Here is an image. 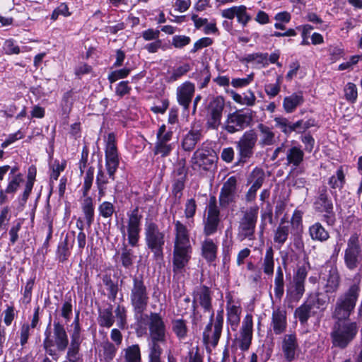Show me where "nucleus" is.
Masks as SVG:
<instances>
[{"instance_id":"nucleus-1","label":"nucleus","mask_w":362,"mask_h":362,"mask_svg":"<svg viewBox=\"0 0 362 362\" xmlns=\"http://www.w3.org/2000/svg\"><path fill=\"white\" fill-rule=\"evenodd\" d=\"M173 225V267L175 272H180L191 259L192 247L189 230L187 226L179 220H174Z\"/></svg>"},{"instance_id":"nucleus-2","label":"nucleus","mask_w":362,"mask_h":362,"mask_svg":"<svg viewBox=\"0 0 362 362\" xmlns=\"http://www.w3.org/2000/svg\"><path fill=\"white\" fill-rule=\"evenodd\" d=\"M148 318V362H161L160 356L163 352L162 348L167 342L168 330L166 325L159 313H151Z\"/></svg>"},{"instance_id":"nucleus-3","label":"nucleus","mask_w":362,"mask_h":362,"mask_svg":"<svg viewBox=\"0 0 362 362\" xmlns=\"http://www.w3.org/2000/svg\"><path fill=\"white\" fill-rule=\"evenodd\" d=\"M361 279L356 275L349 288L337 298L333 306L332 317L335 320L349 321L354 313L361 292Z\"/></svg>"},{"instance_id":"nucleus-4","label":"nucleus","mask_w":362,"mask_h":362,"mask_svg":"<svg viewBox=\"0 0 362 362\" xmlns=\"http://www.w3.org/2000/svg\"><path fill=\"white\" fill-rule=\"evenodd\" d=\"M304 157L305 153L302 146L293 140L289 144L284 142L276 147L271 156V160L274 161L279 159V161L283 162L286 166L296 169L303 163Z\"/></svg>"},{"instance_id":"nucleus-5","label":"nucleus","mask_w":362,"mask_h":362,"mask_svg":"<svg viewBox=\"0 0 362 362\" xmlns=\"http://www.w3.org/2000/svg\"><path fill=\"white\" fill-rule=\"evenodd\" d=\"M213 293L211 288L205 285L197 286L192 293V322L194 325H198L202 320V315L198 308H201L204 313L214 316L213 308Z\"/></svg>"},{"instance_id":"nucleus-6","label":"nucleus","mask_w":362,"mask_h":362,"mask_svg":"<svg viewBox=\"0 0 362 362\" xmlns=\"http://www.w3.org/2000/svg\"><path fill=\"white\" fill-rule=\"evenodd\" d=\"M358 331L356 322L336 320L330 333L332 346L340 349H346L355 339Z\"/></svg>"},{"instance_id":"nucleus-7","label":"nucleus","mask_w":362,"mask_h":362,"mask_svg":"<svg viewBox=\"0 0 362 362\" xmlns=\"http://www.w3.org/2000/svg\"><path fill=\"white\" fill-rule=\"evenodd\" d=\"M149 298L148 290L143 276H133L130 288V302L136 315H141L146 310Z\"/></svg>"},{"instance_id":"nucleus-8","label":"nucleus","mask_w":362,"mask_h":362,"mask_svg":"<svg viewBox=\"0 0 362 362\" xmlns=\"http://www.w3.org/2000/svg\"><path fill=\"white\" fill-rule=\"evenodd\" d=\"M145 241L148 248L153 253L156 260L163 259L165 233L152 220L146 219L144 226Z\"/></svg>"},{"instance_id":"nucleus-9","label":"nucleus","mask_w":362,"mask_h":362,"mask_svg":"<svg viewBox=\"0 0 362 362\" xmlns=\"http://www.w3.org/2000/svg\"><path fill=\"white\" fill-rule=\"evenodd\" d=\"M257 141L258 135L254 129H250L243 133L236 142L235 147L238 158L235 165H243L253 157Z\"/></svg>"},{"instance_id":"nucleus-10","label":"nucleus","mask_w":362,"mask_h":362,"mask_svg":"<svg viewBox=\"0 0 362 362\" xmlns=\"http://www.w3.org/2000/svg\"><path fill=\"white\" fill-rule=\"evenodd\" d=\"M259 207L252 206L246 210L238 222L237 237L240 241L255 240V230Z\"/></svg>"},{"instance_id":"nucleus-11","label":"nucleus","mask_w":362,"mask_h":362,"mask_svg":"<svg viewBox=\"0 0 362 362\" xmlns=\"http://www.w3.org/2000/svg\"><path fill=\"white\" fill-rule=\"evenodd\" d=\"M221 223V215L217 199L211 196L206 206V213L203 218V233L209 237L214 235L218 230Z\"/></svg>"},{"instance_id":"nucleus-12","label":"nucleus","mask_w":362,"mask_h":362,"mask_svg":"<svg viewBox=\"0 0 362 362\" xmlns=\"http://www.w3.org/2000/svg\"><path fill=\"white\" fill-rule=\"evenodd\" d=\"M344 261L346 267L349 271H354L361 266L362 249L356 234L351 235L347 241Z\"/></svg>"},{"instance_id":"nucleus-13","label":"nucleus","mask_w":362,"mask_h":362,"mask_svg":"<svg viewBox=\"0 0 362 362\" xmlns=\"http://www.w3.org/2000/svg\"><path fill=\"white\" fill-rule=\"evenodd\" d=\"M173 134V127H169L167 129L165 124L159 127L156 132V141L153 150L155 156L165 158L170 155L175 148L174 143L171 142Z\"/></svg>"},{"instance_id":"nucleus-14","label":"nucleus","mask_w":362,"mask_h":362,"mask_svg":"<svg viewBox=\"0 0 362 362\" xmlns=\"http://www.w3.org/2000/svg\"><path fill=\"white\" fill-rule=\"evenodd\" d=\"M252 121L251 111L237 110L228 115L223 129L229 134H234L249 127Z\"/></svg>"},{"instance_id":"nucleus-15","label":"nucleus","mask_w":362,"mask_h":362,"mask_svg":"<svg viewBox=\"0 0 362 362\" xmlns=\"http://www.w3.org/2000/svg\"><path fill=\"white\" fill-rule=\"evenodd\" d=\"M224 311L218 310L216 316L211 315L203 332L204 339L215 347L220 339L223 327Z\"/></svg>"},{"instance_id":"nucleus-16","label":"nucleus","mask_w":362,"mask_h":362,"mask_svg":"<svg viewBox=\"0 0 362 362\" xmlns=\"http://www.w3.org/2000/svg\"><path fill=\"white\" fill-rule=\"evenodd\" d=\"M105 168L109 178L115 180V174L119 167V158L117 148L116 136L114 133H109L105 149Z\"/></svg>"},{"instance_id":"nucleus-17","label":"nucleus","mask_w":362,"mask_h":362,"mask_svg":"<svg viewBox=\"0 0 362 362\" xmlns=\"http://www.w3.org/2000/svg\"><path fill=\"white\" fill-rule=\"evenodd\" d=\"M45 336L46 343L49 345H55L58 351H64L69 344V337L64 325L59 321H54L52 335L47 327L45 332Z\"/></svg>"},{"instance_id":"nucleus-18","label":"nucleus","mask_w":362,"mask_h":362,"mask_svg":"<svg viewBox=\"0 0 362 362\" xmlns=\"http://www.w3.org/2000/svg\"><path fill=\"white\" fill-rule=\"evenodd\" d=\"M308 272L305 267H300L297 269L293 275V281L287 288L286 296L291 302H298L305 293V283Z\"/></svg>"},{"instance_id":"nucleus-19","label":"nucleus","mask_w":362,"mask_h":362,"mask_svg":"<svg viewBox=\"0 0 362 362\" xmlns=\"http://www.w3.org/2000/svg\"><path fill=\"white\" fill-rule=\"evenodd\" d=\"M237 184L238 180L235 176L228 177L223 182L218 196L219 205L222 209H226L236 202L239 197Z\"/></svg>"},{"instance_id":"nucleus-20","label":"nucleus","mask_w":362,"mask_h":362,"mask_svg":"<svg viewBox=\"0 0 362 362\" xmlns=\"http://www.w3.org/2000/svg\"><path fill=\"white\" fill-rule=\"evenodd\" d=\"M225 102L223 97L214 98L209 104L206 115V127L210 129H218L221 124Z\"/></svg>"},{"instance_id":"nucleus-21","label":"nucleus","mask_w":362,"mask_h":362,"mask_svg":"<svg viewBox=\"0 0 362 362\" xmlns=\"http://www.w3.org/2000/svg\"><path fill=\"white\" fill-rule=\"evenodd\" d=\"M281 351L286 362H293L298 356L300 346L296 332L285 334L281 338Z\"/></svg>"},{"instance_id":"nucleus-22","label":"nucleus","mask_w":362,"mask_h":362,"mask_svg":"<svg viewBox=\"0 0 362 362\" xmlns=\"http://www.w3.org/2000/svg\"><path fill=\"white\" fill-rule=\"evenodd\" d=\"M252 315L247 314L242 322L239 337L236 339L240 350L245 351L249 349L252 339Z\"/></svg>"},{"instance_id":"nucleus-23","label":"nucleus","mask_w":362,"mask_h":362,"mask_svg":"<svg viewBox=\"0 0 362 362\" xmlns=\"http://www.w3.org/2000/svg\"><path fill=\"white\" fill-rule=\"evenodd\" d=\"M216 155L212 150L198 148L191 159L192 166L196 168L209 170L216 161Z\"/></svg>"},{"instance_id":"nucleus-24","label":"nucleus","mask_w":362,"mask_h":362,"mask_svg":"<svg viewBox=\"0 0 362 362\" xmlns=\"http://www.w3.org/2000/svg\"><path fill=\"white\" fill-rule=\"evenodd\" d=\"M226 322L228 327L235 332L240 322L242 308L240 303L233 300L230 295L226 296Z\"/></svg>"},{"instance_id":"nucleus-25","label":"nucleus","mask_w":362,"mask_h":362,"mask_svg":"<svg viewBox=\"0 0 362 362\" xmlns=\"http://www.w3.org/2000/svg\"><path fill=\"white\" fill-rule=\"evenodd\" d=\"M195 93V85L189 81L181 83L176 88L177 103L182 107L184 111H188Z\"/></svg>"},{"instance_id":"nucleus-26","label":"nucleus","mask_w":362,"mask_h":362,"mask_svg":"<svg viewBox=\"0 0 362 362\" xmlns=\"http://www.w3.org/2000/svg\"><path fill=\"white\" fill-rule=\"evenodd\" d=\"M221 15L223 18L228 20H233L236 18L237 22L243 28L246 27L252 20V16L248 13L247 8L245 5L233 6L223 9L221 11Z\"/></svg>"},{"instance_id":"nucleus-27","label":"nucleus","mask_w":362,"mask_h":362,"mask_svg":"<svg viewBox=\"0 0 362 362\" xmlns=\"http://www.w3.org/2000/svg\"><path fill=\"white\" fill-rule=\"evenodd\" d=\"M287 327L286 310L280 306L274 308L272 313L270 330L275 335H280L286 332Z\"/></svg>"},{"instance_id":"nucleus-28","label":"nucleus","mask_w":362,"mask_h":362,"mask_svg":"<svg viewBox=\"0 0 362 362\" xmlns=\"http://www.w3.org/2000/svg\"><path fill=\"white\" fill-rule=\"evenodd\" d=\"M305 301L316 315L318 311L322 312L327 308L329 297L322 293L316 292L309 294Z\"/></svg>"},{"instance_id":"nucleus-29","label":"nucleus","mask_w":362,"mask_h":362,"mask_svg":"<svg viewBox=\"0 0 362 362\" xmlns=\"http://www.w3.org/2000/svg\"><path fill=\"white\" fill-rule=\"evenodd\" d=\"M75 232H71V240H69L70 235L67 234L63 241H61L56 251V259L59 262L64 263L68 260L71 255V249L74 243Z\"/></svg>"},{"instance_id":"nucleus-30","label":"nucleus","mask_w":362,"mask_h":362,"mask_svg":"<svg viewBox=\"0 0 362 362\" xmlns=\"http://www.w3.org/2000/svg\"><path fill=\"white\" fill-rule=\"evenodd\" d=\"M314 209L317 212H323L333 208V204L329 197L327 187L322 186L318 189L317 194L313 203Z\"/></svg>"},{"instance_id":"nucleus-31","label":"nucleus","mask_w":362,"mask_h":362,"mask_svg":"<svg viewBox=\"0 0 362 362\" xmlns=\"http://www.w3.org/2000/svg\"><path fill=\"white\" fill-rule=\"evenodd\" d=\"M218 244L213 239L206 238L201 243L202 256L207 262L212 263L217 258Z\"/></svg>"},{"instance_id":"nucleus-32","label":"nucleus","mask_w":362,"mask_h":362,"mask_svg":"<svg viewBox=\"0 0 362 362\" xmlns=\"http://www.w3.org/2000/svg\"><path fill=\"white\" fill-rule=\"evenodd\" d=\"M341 277L336 265L330 266L324 286L325 291L327 293L336 292L339 287Z\"/></svg>"},{"instance_id":"nucleus-33","label":"nucleus","mask_w":362,"mask_h":362,"mask_svg":"<svg viewBox=\"0 0 362 362\" xmlns=\"http://www.w3.org/2000/svg\"><path fill=\"white\" fill-rule=\"evenodd\" d=\"M82 337H71V342L67 347L66 358L67 362H82L80 353Z\"/></svg>"},{"instance_id":"nucleus-34","label":"nucleus","mask_w":362,"mask_h":362,"mask_svg":"<svg viewBox=\"0 0 362 362\" xmlns=\"http://www.w3.org/2000/svg\"><path fill=\"white\" fill-rule=\"evenodd\" d=\"M304 103V98L302 92L293 93L286 96L283 100L284 110L288 113H293L296 108Z\"/></svg>"},{"instance_id":"nucleus-35","label":"nucleus","mask_w":362,"mask_h":362,"mask_svg":"<svg viewBox=\"0 0 362 362\" xmlns=\"http://www.w3.org/2000/svg\"><path fill=\"white\" fill-rule=\"evenodd\" d=\"M202 137V131L192 129L189 131L184 136L182 141V147L185 151H192Z\"/></svg>"},{"instance_id":"nucleus-36","label":"nucleus","mask_w":362,"mask_h":362,"mask_svg":"<svg viewBox=\"0 0 362 362\" xmlns=\"http://www.w3.org/2000/svg\"><path fill=\"white\" fill-rule=\"evenodd\" d=\"M285 218L281 219L280 223L274 232V242L280 249L287 241L289 233L290 226L288 224L284 225Z\"/></svg>"},{"instance_id":"nucleus-37","label":"nucleus","mask_w":362,"mask_h":362,"mask_svg":"<svg viewBox=\"0 0 362 362\" xmlns=\"http://www.w3.org/2000/svg\"><path fill=\"white\" fill-rule=\"evenodd\" d=\"M191 69L192 66L188 63H184L180 66H175L170 71H168L165 77V81L169 83H174L185 76Z\"/></svg>"},{"instance_id":"nucleus-38","label":"nucleus","mask_w":362,"mask_h":362,"mask_svg":"<svg viewBox=\"0 0 362 362\" xmlns=\"http://www.w3.org/2000/svg\"><path fill=\"white\" fill-rule=\"evenodd\" d=\"M81 209L84 214L86 224L90 228L94 221L95 206L93 204V199L86 195L83 197L81 201Z\"/></svg>"},{"instance_id":"nucleus-39","label":"nucleus","mask_w":362,"mask_h":362,"mask_svg":"<svg viewBox=\"0 0 362 362\" xmlns=\"http://www.w3.org/2000/svg\"><path fill=\"white\" fill-rule=\"evenodd\" d=\"M257 129L260 132V139L259 145L262 147L272 146L275 143V134L271 128L262 123L257 125Z\"/></svg>"},{"instance_id":"nucleus-40","label":"nucleus","mask_w":362,"mask_h":362,"mask_svg":"<svg viewBox=\"0 0 362 362\" xmlns=\"http://www.w3.org/2000/svg\"><path fill=\"white\" fill-rule=\"evenodd\" d=\"M241 61L247 64H253L256 68L265 67L269 65L268 53L256 52L248 54Z\"/></svg>"},{"instance_id":"nucleus-41","label":"nucleus","mask_w":362,"mask_h":362,"mask_svg":"<svg viewBox=\"0 0 362 362\" xmlns=\"http://www.w3.org/2000/svg\"><path fill=\"white\" fill-rule=\"evenodd\" d=\"M115 321L112 305L110 304L107 308L99 310L98 322L100 327L110 328L114 325Z\"/></svg>"},{"instance_id":"nucleus-42","label":"nucleus","mask_w":362,"mask_h":362,"mask_svg":"<svg viewBox=\"0 0 362 362\" xmlns=\"http://www.w3.org/2000/svg\"><path fill=\"white\" fill-rule=\"evenodd\" d=\"M309 234L312 240L322 243L329 238V232L320 222H316L309 227Z\"/></svg>"},{"instance_id":"nucleus-43","label":"nucleus","mask_w":362,"mask_h":362,"mask_svg":"<svg viewBox=\"0 0 362 362\" xmlns=\"http://www.w3.org/2000/svg\"><path fill=\"white\" fill-rule=\"evenodd\" d=\"M315 314L311 308L305 301L294 311V317L298 319L301 325L307 324L309 318Z\"/></svg>"},{"instance_id":"nucleus-44","label":"nucleus","mask_w":362,"mask_h":362,"mask_svg":"<svg viewBox=\"0 0 362 362\" xmlns=\"http://www.w3.org/2000/svg\"><path fill=\"white\" fill-rule=\"evenodd\" d=\"M274 292L275 298L280 301L284 293V273L281 267H278L276 269Z\"/></svg>"},{"instance_id":"nucleus-45","label":"nucleus","mask_w":362,"mask_h":362,"mask_svg":"<svg viewBox=\"0 0 362 362\" xmlns=\"http://www.w3.org/2000/svg\"><path fill=\"white\" fill-rule=\"evenodd\" d=\"M127 230H141V221L142 215L140 214L139 207H135L127 212Z\"/></svg>"},{"instance_id":"nucleus-46","label":"nucleus","mask_w":362,"mask_h":362,"mask_svg":"<svg viewBox=\"0 0 362 362\" xmlns=\"http://www.w3.org/2000/svg\"><path fill=\"white\" fill-rule=\"evenodd\" d=\"M265 179L264 172L262 168H255L250 173L247 182L252 184L251 187L259 189L264 183Z\"/></svg>"},{"instance_id":"nucleus-47","label":"nucleus","mask_w":362,"mask_h":362,"mask_svg":"<svg viewBox=\"0 0 362 362\" xmlns=\"http://www.w3.org/2000/svg\"><path fill=\"white\" fill-rule=\"evenodd\" d=\"M109 182L108 177L102 169V165L100 166L97 175H96V185L98 190V197L100 199L105 197L107 190V185Z\"/></svg>"},{"instance_id":"nucleus-48","label":"nucleus","mask_w":362,"mask_h":362,"mask_svg":"<svg viewBox=\"0 0 362 362\" xmlns=\"http://www.w3.org/2000/svg\"><path fill=\"white\" fill-rule=\"evenodd\" d=\"M172 329L180 340L185 339L188 332L186 320L183 319H175L173 320Z\"/></svg>"},{"instance_id":"nucleus-49","label":"nucleus","mask_w":362,"mask_h":362,"mask_svg":"<svg viewBox=\"0 0 362 362\" xmlns=\"http://www.w3.org/2000/svg\"><path fill=\"white\" fill-rule=\"evenodd\" d=\"M262 269L264 273L268 276H272L274 273V250L272 247H268L266 250L263 259Z\"/></svg>"},{"instance_id":"nucleus-50","label":"nucleus","mask_w":362,"mask_h":362,"mask_svg":"<svg viewBox=\"0 0 362 362\" xmlns=\"http://www.w3.org/2000/svg\"><path fill=\"white\" fill-rule=\"evenodd\" d=\"M136 257L132 249L128 248L125 245L122 248L119 258L122 265L124 268H131Z\"/></svg>"},{"instance_id":"nucleus-51","label":"nucleus","mask_w":362,"mask_h":362,"mask_svg":"<svg viewBox=\"0 0 362 362\" xmlns=\"http://www.w3.org/2000/svg\"><path fill=\"white\" fill-rule=\"evenodd\" d=\"M345 184V175L343 170V168L341 166L336 171L335 175H333L329 178L328 185L332 189L343 188Z\"/></svg>"},{"instance_id":"nucleus-52","label":"nucleus","mask_w":362,"mask_h":362,"mask_svg":"<svg viewBox=\"0 0 362 362\" xmlns=\"http://www.w3.org/2000/svg\"><path fill=\"white\" fill-rule=\"evenodd\" d=\"M124 358L126 362H141V351L139 344H133L124 350Z\"/></svg>"},{"instance_id":"nucleus-53","label":"nucleus","mask_w":362,"mask_h":362,"mask_svg":"<svg viewBox=\"0 0 362 362\" xmlns=\"http://www.w3.org/2000/svg\"><path fill=\"white\" fill-rule=\"evenodd\" d=\"M103 282L104 285L106 286L107 291H108L107 298L110 300L115 301L118 293L117 284L115 283L112 280L111 277L108 275L103 276Z\"/></svg>"},{"instance_id":"nucleus-54","label":"nucleus","mask_w":362,"mask_h":362,"mask_svg":"<svg viewBox=\"0 0 362 362\" xmlns=\"http://www.w3.org/2000/svg\"><path fill=\"white\" fill-rule=\"evenodd\" d=\"M274 122L275 123V127L280 129L284 135L289 136L291 134V121L288 118L284 117H276L274 119Z\"/></svg>"},{"instance_id":"nucleus-55","label":"nucleus","mask_w":362,"mask_h":362,"mask_svg":"<svg viewBox=\"0 0 362 362\" xmlns=\"http://www.w3.org/2000/svg\"><path fill=\"white\" fill-rule=\"evenodd\" d=\"M7 180L8 184L6 187V192H8V194H14L23 181V175L18 173V175H14L13 177H8Z\"/></svg>"},{"instance_id":"nucleus-56","label":"nucleus","mask_w":362,"mask_h":362,"mask_svg":"<svg viewBox=\"0 0 362 362\" xmlns=\"http://www.w3.org/2000/svg\"><path fill=\"white\" fill-rule=\"evenodd\" d=\"M98 211L99 216L103 218H111L115 213V206L112 202L104 201L99 204Z\"/></svg>"},{"instance_id":"nucleus-57","label":"nucleus","mask_w":362,"mask_h":362,"mask_svg":"<svg viewBox=\"0 0 362 362\" xmlns=\"http://www.w3.org/2000/svg\"><path fill=\"white\" fill-rule=\"evenodd\" d=\"M117 325L119 329H124L127 326V309L123 305H117L115 309Z\"/></svg>"},{"instance_id":"nucleus-58","label":"nucleus","mask_w":362,"mask_h":362,"mask_svg":"<svg viewBox=\"0 0 362 362\" xmlns=\"http://www.w3.org/2000/svg\"><path fill=\"white\" fill-rule=\"evenodd\" d=\"M197 202L194 199L191 198L187 199L185 204V217L189 220L190 222L194 221V216L196 214L197 211Z\"/></svg>"},{"instance_id":"nucleus-59","label":"nucleus","mask_w":362,"mask_h":362,"mask_svg":"<svg viewBox=\"0 0 362 362\" xmlns=\"http://www.w3.org/2000/svg\"><path fill=\"white\" fill-rule=\"evenodd\" d=\"M94 177V168L90 166L86 173L83 185L81 188L83 197L88 195L89 191L92 187Z\"/></svg>"},{"instance_id":"nucleus-60","label":"nucleus","mask_w":362,"mask_h":362,"mask_svg":"<svg viewBox=\"0 0 362 362\" xmlns=\"http://www.w3.org/2000/svg\"><path fill=\"white\" fill-rule=\"evenodd\" d=\"M186 180L187 179L173 177L172 194L175 199H177L178 200H180L182 196V191L185 189Z\"/></svg>"},{"instance_id":"nucleus-61","label":"nucleus","mask_w":362,"mask_h":362,"mask_svg":"<svg viewBox=\"0 0 362 362\" xmlns=\"http://www.w3.org/2000/svg\"><path fill=\"white\" fill-rule=\"evenodd\" d=\"M3 49L5 54L7 55L18 54L21 52V47L16 44V42L13 38H9L5 40Z\"/></svg>"},{"instance_id":"nucleus-62","label":"nucleus","mask_w":362,"mask_h":362,"mask_svg":"<svg viewBox=\"0 0 362 362\" xmlns=\"http://www.w3.org/2000/svg\"><path fill=\"white\" fill-rule=\"evenodd\" d=\"M281 77L278 76L275 83L265 85L264 91L269 98L276 97L281 90Z\"/></svg>"},{"instance_id":"nucleus-63","label":"nucleus","mask_w":362,"mask_h":362,"mask_svg":"<svg viewBox=\"0 0 362 362\" xmlns=\"http://www.w3.org/2000/svg\"><path fill=\"white\" fill-rule=\"evenodd\" d=\"M344 95L347 101L355 103L358 97L357 87L354 83H348L344 87Z\"/></svg>"},{"instance_id":"nucleus-64","label":"nucleus","mask_w":362,"mask_h":362,"mask_svg":"<svg viewBox=\"0 0 362 362\" xmlns=\"http://www.w3.org/2000/svg\"><path fill=\"white\" fill-rule=\"evenodd\" d=\"M131 69L129 68H123L121 69L111 71L107 76V79L110 83L117 81L119 79L126 78L130 74Z\"/></svg>"}]
</instances>
